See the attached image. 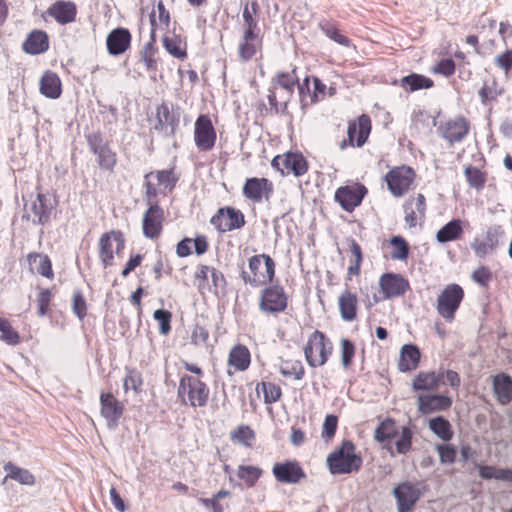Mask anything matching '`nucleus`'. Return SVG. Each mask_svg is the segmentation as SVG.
Here are the masks:
<instances>
[{
	"label": "nucleus",
	"instance_id": "1",
	"mask_svg": "<svg viewBox=\"0 0 512 512\" xmlns=\"http://www.w3.org/2000/svg\"><path fill=\"white\" fill-rule=\"evenodd\" d=\"M356 447L350 440H344L339 448L327 457V464L332 474H350L362 467V457L356 453Z\"/></svg>",
	"mask_w": 512,
	"mask_h": 512
},
{
	"label": "nucleus",
	"instance_id": "2",
	"mask_svg": "<svg viewBox=\"0 0 512 512\" xmlns=\"http://www.w3.org/2000/svg\"><path fill=\"white\" fill-rule=\"evenodd\" d=\"M177 394L183 404L196 408L207 405L210 390L206 383L199 378L183 375L179 382Z\"/></svg>",
	"mask_w": 512,
	"mask_h": 512
},
{
	"label": "nucleus",
	"instance_id": "3",
	"mask_svg": "<svg viewBox=\"0 0 512 512\" xmlns=\"http://www.w3.org/2000/svg\"><path fill=\"white\" fill-rule=\"evenodd\" d=\"M249 269L253 276H249L243 271L242 278L244 282L253 287H259L273 280L275 262L269 255H254L249 259Z\"/></svg>",
	"mask_w": 512,
	"mask_h": 512
},
{
	"label": "nucleus",
	"instance_id": "4",
	"mask_svg": "<svg viewBox=\"0 0 512 512\" xmlns=\"http://www.w3.org/2000/svg\"><path fill=\"white\" fill-rule=\"evenodd\" d=\"M331 341L321 331H314L304 347V355L311 367L323 366L332 353Z\"/></svg>",
	"mask_w": 512,
	"mask_h": 512
},
{
	"label": "nucleus",
	"instance_id": "5",
	"mask_svg": "<svg viewBox=\"0 0 512 512\" xmlns=\"http://www.w3.org/2000/svg\"><path fill=\"white\" fill-rule=\"evenodd\" d=\"M424 491L425 486L421 482L404 481L396 485L392 494L396 499L398 512H412Z\"/></svg>",
	"mask_w": 512,
	"mask_h": 512
},
{
	"label": "nucleus",
	"instance_id": "6",
	"mask_svg": "<svg viewBox=\"0 0 512 512\" xmlns=\"http://www.w3.org/2000/svg\"><path fill=\"white\" fill-rule=\"evenodd\" d=\"M464 298V291L458 284L447 285L437 298L436 309L446 321H452Z\"/></svg>",
	"mask_w": 512,
	"mask_h": 512
},
{
	"label": "nucleus",
	"instance_id": "7",
	"mask_svg": "<svg viewBox=\"0 0 512 512\" xmlns=\"http://www.w3.org/2000/svg\"><path fill=\"white\" fill-rule=\"evenodd\" d=\"M287 308V295L280 285H271L262 290L259 309L263 313L276 314Z\"/></svg>",
	"mask_w": 512,
	"mask_h": 512
},
{
	"label": "nucleus",
	"instance_id": "8",
	"mask_svg": "<svg viewBox=\"0 0 512 512\" xmlns=\"http://www.w3.org/2000/svg\"><path fill=\"white\" fill-rule=\"evenodd\" d=\"M125 247V240L121 232L112 231L104 233L99 239V258L104 267L111 266L114 253L119 254Z\"/></svg>",
	"mask_w": 512,
	"mask_h": 512
},
{
	"label": "nucleus",
	"instance_id": "9",
	"mask_svg": "<svg viewBox=\"0 0 512 512\" xmlns=\"http://www.w3.org/2000/svg\"><path fill=\"white\" fill-rule=\"evenodd\" d=\"M272 167L283 175L292 173L296 177L304 175L308 170L305 157L300 153L289 152L283 156L277 155L271 162Z\"/></svg>",
	"mask_w": 512,
	"mask_h": 512
},
{
	"label": "nucleus",
	"instance_id": "10",
	"mask_svg": "<svg viewBox=\"0 0 512 512\" xmlns=\"http://www.w3.org/2000/svg\"><path fill=\"white\" fill-rule=\"evenodd\" d=\"M413 179L414 171L407 166L396 167L385 176L388 189L395 197H401L409 189Z\"/></svg>",
	"mask_w": 512,
	"mask_h": 512
},
{
	"label": "nucleus",
	"instance_id": "11",
	"mask_svg": "<svg viewBox=\"0 0 512 512\" xmlns=\"http://www.w3.org/2000/svg\"><path fill=\"white\" fill-rule=\"evenodd\" d=\"M194 139L197 148L201 151H210L216 141V132L207 115H200L195 122Z\"/></svg>",
	"mask_w": 512,
	"mask_h": 512
},
{
	"label": "nucleus",
	"instance_id": "12",
	"mask_svg": "<svg viewBox=\"0 0 512 512\" xmlns=\"http://www.w3.org/2000/svg\"><path fill=\"white\" fill-rule=\"evenodd\" d=\"M380 290L384 299L404 295L410 288L409 281L396 273H385L379 280Z\"/></svg>",
	"mask_w": 512,
	"mask_h": 512
},
{
	"label": "nucleus",
	"instance_id": "13",
	"mask_svg": "<svg viewBox=\"0 0 512 512\" xmlns=\"http://www.w3.org/2000/svg\"><path fill=\"white\" fill-rule=\"evenodd\" d=\"M242 192L247 199L260 203L263 198L269 200L273 193V184L267 178H248L243 185Z\"/></svg>",
	"mask_w": 512,
	"mask_h": 512
},
{
	"label": "nucleus",
	"instance_id": "14",
	"mask_svg": "<svg viewBox=\"0 0 512 512\" xmlns=\"http://www.w3.org/2000/svg\"><path fill=\"white\" fill-rule=\"evenodd\" d=\"M470 129L469 122L463 116L446 121L440 128V136L445 139L450 145L461 142Z\"/></svg>",
	"mask_w": 512,
	"mask_h": 512
},
{
	"label": "nucleus",
	"instance_id": "15",
	"mask_svg": "<svg viewBox=\"0 0 512 512\" xmlns=\"http://www.w3.org/2000/svg\"><path fill=\"white\" fill-rule=\"evenodd\" d=\"M272 473L277 481L285 484H296L306 477L304 470L295 460L274 464Z\"/></svg>",
	"mask_w": 512,
	"mask_h": 512
},
{
	"label": "nucleus",
	"instance_id": "16",
	"mask_svg": "<svg viewBox=\"0 0 512 512\" xmlns=\"http://www.w3.org/2000/svg\"><path fill=\"white\" fill-rule=\"evenodd\" d=\"M452 403V398L443 394H420L417 397V408L423 415L446 411Z\"/></svg>",
	"mask_w": 512,
	"mask_h": 512
},
{
	"label": "nucleus",
	"instance_id": "17",
	"mask_svg": "<svg viewBox=\"0 0 512 512\" xmlns=\"http://www.w3.org/2000/svg\"><path fill=\"white\" fill-rule=\"evenodd\" d=\"M179 124V116L171 112L166 103L157 107L156 119L153 129L164 137H171L175 134Z\"/></svg>",
	"mask_w": 512,
	"mask_h": 512
},
{
	"label": "nucleus",
	"instance_id": "18",
	"mask_svg": "<svg viewBox=\"0 0 512 512\" xmlns=\"http://www.w3.org/2000/svg\"><path fill=\"white\" fill-rule=\"evenodd\" d=\"M366 193L367 189L363 185L340 187L335 193V200L345 211L351 212L361 204Z\"/></svg>",
	"mask_w": 512,
	"mask_h": 512
},
{
	"label": "nucleus",
	"instance_id": "19",
	"mask_svg": "<svg viewBox=\"0 0 512 512\" xmlns=\"http://www.w3.org/2000/svg\"><path fill=\"white\" fill-rule=\"evenodd\" d=\"M164 219L163 209L158 204L148 207L143 215L142 228L143 234L149 239L158 237L162 230Z\"/></svg>",
	"mask_w": 512,
	"mask_h": 512
},
{
	"label": "nucleus",
	"instance_id": "20",
	"mask_svg": "<svg viewBox=\"0 0 512 512\" xmlns=\"http://www.w3.org/2000/svg\"><path fill=\"white\" fill-rule=\"evenodd\" d=\"M371 130V120L368 115L362 114L355 121H350L347 129L350 146L361 147L366 142Z\"/></svg>",
	"mask_w": 512,
	"mask_h": 512
},
{
	"label": "nucleus",
	"instance_id": "21",
	"mask_svg": "<svg viewBox=\"0 0 512 512\" xmlns=\"http://www.w3.org/2000/svg\"><path fill=\"white\" fill-rule=\"evenodd\" d=\"M100 403L101 415L107 420L108 426H117L123 415L124 405L112 393H102Z\"/></svg>",
	"mask_w": 512,
	"mask_h": 512
},
{
	"label": "nucleus",
	"instance_id": "22",
	"mask_svg": "<svg viewBox=\"0 0 512 512\" xmlns=\"http://www.w3.org/2000/svg\"><path fill=\"white\" fill-rule=\"evenodd\" d=\"M503 234L504 232L500 226H490L486 231L485 238L483 240L474 239L471 248L478 257H484L496 249Z\"/></svg>",
	"mask_w": 512,
	"mask_h": 512
},
{
	"label": "nucleus",
	"instance_id": "23",
	"mask_svg": "<svg viewBox=\"0 0 512 512\" xmlns=\"http://www.w3.org/2000/svg\"><path fill=\"white\" fill-rule=\"evenodd\" d=\"M493 395L501 405H508L512 401V378L504 372L491 376Z\"/></svg>",
	"mask_w": 512,
	"mask_h": 512
},
{
	"label": "nucleus",
	"instance_id": "24",
	"mask_svg": "<svg viewBox=\"0 0 512 512\" xmlns=\"http://www.w3.org/2000/svg\"><path fill=\"white\" fill-rule=\"evenodd\" d=\"M444 384V372H419L412 381L413 391H436Z\"/></svg>",
	"mask_w": 512,
	"mask_h": 512
},
{
	"label": "nucleus",
	"instance_id": "25",
	"mask_svg": "<svg viewBox=\"0 0 512 512\" xmlns=\"http://www.w3.org/2000/svg\"><path fill=\"white\" fill-rule=\"evenodd\" d=\"M400 430L401 426H398L393 419L387 418L375 429L374 438L377 442L383 443L384 447L387 448L393 456L394 453L391 447V442L398 437Z\"/></svg>",
	"mask_w": 512,
	"mask_h": 512
},
{
	"label": "nucleus",
	"instance_id": "26",
	"mask_svg": "<svg viewBox=\"0 0 512 512\" xmlns=\"http://www.w3.org/2000/svg\"><path fill=\"white\" fill-rule=\"evenodd\" d=\"M131 41V34L125 28H116L111 31L106 40L108 52L111 55H120L124 53Z\"/></svg>",
	"mask_w": 512,
	"mask_h": 512
},
{
	"label": "nucleus",
	"instance_id": "27",
	"mask_svg": "<svg viewBox=\"0 0 512 512\" xmlns=\"http://www.w3.org/2000/svg\"><path fill=\"white\" fill-rule=\"evenodd\" d=\"M48 13L59 24L71 23L76 18L77 8L71 1H56L48 10Z\"/></svg>",
	"mask_w": 512,
	"mask_h": 512
},
{
	"label": "nucleus",
	"instance_id": "28",
	"mask_svg": "<svg viewBox=\"0 0 512 512\" xmlns=\"http://www.w3.org/2000/svg\"><path fill=\"white\" fill-rule=\"evenodd\" d=\"M22 48L31 55L43 53L49 48L48 35L42 30H34L28 34L22 44Z\"/></svg>",
	"mask_w": 512,
	"mask_h": 512
},
{
	"label": "nucleus",
	"instance_id": "29",
	"mask_svg": "<svg viewBox=\"0 0 512 512\" xmlns=\"http://www.w3.org/2000/svg\"><path fill=\"white\" fill-rule=\"evenodd\" d=\"M296 84H298V77L295 74V69L291 72H278L272 79L271 85H275L276 89L280 87L287 95L286 100L283 102L282 111L287 109V104L294 93Z\"/></svg>",
	"mask_w": 512,
	"mask_h": 512
},
{
	"label": "nucleus",
	"instance_id": "30",
	"mask_svg": "<svg viewBox=\"0 0 512 512\" xmlns=\"http://www.w3.org/2000/svg\"><path fill=\"white\" fill-rule=\"evenodd\" d=\"M48 201L45 194L38 193L36 199L31 203L30 211L33 213V224L44 225L49 221L52 207L49 206Z\"/></svg>",
	"mask_w": 512,
	"mask_h": 512
},
{
	"label": "nucleus",
	"instance_id": "31",
	"mask_svg": "<svg viewBox=\"0 0 512 512\" xmlns=\"http://www.w3.org/2000/svg\"><path fill=\"white\" fill-rule=\"evenodd\" d=\"M357 296L348 289L344 290L338 298V305L341 318L344 321L352 322L357 316Z\"/></svg>",
	"mask_w": 512,
	"mask_h": 512
},
{
	"label": "nucleus",
	"instance_id": "32",
	"mask_svg": "<svg viewBox=\"0 0 512 512\" xmlns=\"http://www.w3.org/2000/svg\"><path fill=\"white\" fill-rule=\"evenodd\" d=\"M222 218L224 220V228L222 231H232L235 229H240L245 225L244 215L240 210H237L233 207H225L219 210L218 218ZM217 217L212 218V223L216 222Z\"/></svg>",
	"mask_w": 512,
	"mask_h": 512
},
{
	"label": "nucleus",
	"instance_id": "33",
	"mask_svg": "<svg viewBox=\"0 0 512 512\" xmlns=\"http://www.w3.org/2000/svg\"><path fill=\"white\" fill-rule=\"evenodd\" d=\"M3 469L7 473L3 479V484H5L8 479L15 480L19 484L26 486H33L35 484V477L28 469L21 468L11 461L7 462L3 466Z\"/></svg>",
	"mask_w": 512,
	"mask_h": 512
},
{
	"label": "nucleus",
	"instance_id": "34",
	"mask_svg": "<svg viewBox=\"0 0 512 512\" xmlns=\"http://www.w3.org/2000/svg\"><path fill=\"white\" fill-rule=\"evenodd\" d=\"M420 350L413 344H405L401 348L398 368L401 372H406L417 368L420 362Z\"/></svg>",
	"mask_w": 512,
	"mask_h": 512
},
{
	"label": "nucleus",
	"instance_id": "35",
	"mask_svg": "<svg viewBox=\"0 0 512 512\" xmlns=\"http://www.w3.org/2000/svg\"><path fill=\"white\" fill-rule=\"evenodd\" d=\"M503 93V87L494 78L484 80L483 86L478 91L481 104L485 107H491Z\"/></svg>",
	"mask_w": 512,
	"mask_h": 512
},
{
	"label": "nucleus",
	"instance_id": "36",
	"mask_svg": "<svg viewBox=\"0 0 512 512\" xmlns=\"http://www.w3.org/2000/svg\"><path fill=\"white\" fill-rule=\"evenodd\" d=\"M40 92L51 99H57L60 97L61 81L56 73L45 72L40 79Z\"/></svg>",
	"mask_w": 512,
	"mask_h": 512
},
{
	"label": "nucleus",
	"instance_id": "37",
	"mask_svg": "<svg viewBox=\"0 0 512 512\" xmlns=\"http://www.w3.org/2000/svg\"><path fill=\"white\" fill-rule=\"evenodd\" d=\"M462 234V220L453 219L437 231L436 240L443 244L460 239Z\"/></svg>",
	"mask_w": 512,
	"mask_h": 512
},
{
	"label": "nucleus",
	"instance_id": "38",
	"mask_svg": "<svg viewBox=\"0 0 512 512\" xmlns=\"http://www.w3.org/2000/svg\"><path fill=\"white\" fill-rule=\"evenodd\" d=\"M429 429L441 440L450 441L453 437V430L450 422L443 416L431 418L428 422Z\"/></svg>",
	"mask_w": 512,
	"mask_h": 512
},
{
	"label": "nucleus",
	"instance_id": "39",
	"mask_svg": "<svg viewBox=\"0 0 512 512\" xmlns=\"http://www.w3.org/2000/svg\"><path fill=\"white\" fill-rule=\"evenodd\" d=\"M228 362L239 371L246 370L250 365V352L243 345L234 346L229 354Z\"/></svg>",
	"mask_w": 512,
	"mask_h": 512
},
{
	"label": "nucleus",
	"instance_id": "40",
	"mask_svg": "<svg viewBox=\"0 0 512 512\" xmlns=\"http://www.w3.org/2000/svg\"><path fill=\"white\" fill-rule=\"evenodd\" d=\"M401 86L410 91H416L431 88L433 81L428 77L413 73L401 79Z\"/></svg>",
	"mask_w": 512,
	"mask_h": 512
},
{
	"label": "nucleus",
	"instance_id": "41",
	"mask_svg": "<svg viewBox=\"0 0 512 512\" xmlns=\"http://www.w3.org/2000/svg\"><path fill=\"white\" fill-rule=\"evenodd\" d=\"M262 475V470L253 465H240L237 469V476L243 480L248 487H254Z\"/></svg>",
	"mask_w": 512,
	"mask_h": 512
},
{
	"label": "nucleus",
	"instance_id": "42",
	"mask_svg": "<svg viewBox=\"0 0 512 512\" xmlns=\"http://www.w3.org/2000/svg\"><path fill=\"white\" fill-rule=\"evenodd\" d=\"M280 373L285 377L301 380L305 374V369L299 360H283L280 364Z\"/></svg>",
	"mask_w": 512,
	"mask_h": 512
},
{
	"label": "nucleus",
	"instance_id": "43",
	"mask_svg": "<svg viewBox=\"0 0 512 512\" xmlns=\"http://www.w3.org/2000/svg\"><path fill=\"white\" fill-rule=\"evenodd\" d=\"M466 180L471 188L482 190L486 183V175L477 167L468 165L464 169Z\"/></svg>",
	"mask_w": 512,
	"mask_h": 512
},
{
	"label": "nucleus",
	"instance_id": "44",
	"mask_svg": "<svg viewBox=\"0 0 512 512\" xmlns=\"http://www.w3.org/2000/svg\"><path fill=\"white\" fill-rule=\"evenodd\" d=\"M319 28L322 30V32L331 40L335 41L336 43L345 46L350 47L351 41L346 36L342 35L336 26L329 21H321L319 22Z\"/></svg>",
	"mask_w": 512,
	"mask_h": 512
},
{
	"label": "nucleus",
	"instance_id": "45",
	"mask_svg": "<svg viewBox=\"0 0 512 512\" xmlns=\"http://www.w3.org/2000/svg\"><path fill=\"white\" fill-rule=\"evenodd\" d=\"M257 392L262 391L264 395V402L266 404H272L277 402L282 395L281 388L271 382H261L256 387Z\"/></svg>",
	"mask_w": 512,
	"mask_h": 512
},
{
	"label": "nucleus",
	"instance_id": "46",
	"mask_svg": "<svg viewBox=\"0 0 512 512\" xmlns=\"http://www.w3.org/2000/svg\"><path fill=\"white\" fill-rule=\"evenodd\" d=\"M412 431L407 426H401L398 437L395 438V449L398 454H407L412 446Z\"/></svg>",
	"mask_w": 512,
	"mask_h": 512
},
{
	"label": "nucleus",
	"instance_id": "47",
	"mask_svg": "<svg viewBox=\"0 0 512 512\" xmlns=\"http://www.w3.org/2000/svg\"><path fill=\"white\" fill-rule=\"evenodd\" d=\"M390 244L393 246V251L390 254L393 260H406L409 255V245L407 241L401 236H393L390 239Z\"/></svg>",
	"mask_w": 512,
	"mask_h": 512
},
{
	"label": "nucleus",
	"instance_id": "48",
	"mask_svg": "<svg viewBox=\"0 0 512 512\" xmlns=\"http://www.w3.org/2000/svg\"><path fill=\"white\" fill-rule=\"evenodd\" d=\"M254 437L255 435L253 430L246 425H241L230 433V438L234 443H239L244 446H250V442L254 439Z\"/></svg>",
	"mask_w": 512,
	"mask_h": 512
},
{
	"label": "nucleus",
	"instance_id": "49",
	"mask_svg": "<svg viewBox=\"0 0 512 512\" xmlns=\"http://www.w3.org/2000/svg\"><path fill=\"white\" fill-rule=\"evenodd\" d=\"M0 332L2 333L0 339L9 345H17L20 341V337L17 331H15L10 322L0 317Z\"/></svg>",
	"mask_w": 512,
	"mask_h": 512
},
{
	"label": "nucleus",
	"instance_id": "50",
	"mask_svg": "<svg viewBox=\"0 0 512 512\" xmlns=\"http://www.w3.org/2000/svg\"><path fill=\"white\" fill-rule=\"evenodd\" d=\"M28 260L30 263H36L38 261V266L36 270L40 275L47 278L53 275L51 261L47 256L38 253H32L29 254Z\"/></svg>",
	"mask_w": 512,
	"mask_h": 512
},
{
	"label": "nucleus",
	"instance_id": "51",
	"mask_svg": "<svg viewBox=\"0 0 512 512\" xmlns=\"http://www.w3.org/2000/svg\"><path fill=\"white\" fill-rule=\"evenodd\" d=\"M98 157L99 166L102 169L112 170L116 163V155L111 151L108 144L104 146L98 153H95Z\"/></svg>",
	"mask_w": 512,
	"mask_h": 512
},
{
	"label": "nucleus",
	"instance_id": "52",
	"mask_svg": "<svg viewBox=\"0 0 512 512\" xmlns=\"http://www.w3.org/2000/svg\"><path fill=\"white\" fill-rule=\"evenodd\" d=\"M153 318L159 323V332L162 335H167L171 331L172 314L168 310L157 309Z\"/></svg>",
	"mask_w": 512,
	"mask_h": 512
},
{
	"label": "nucleus",
	"instance_id": "53",
	"mask_svg": "<svg viewBox=\"0 0 512 512\" xmlns=\"http://www.w3.org/2000/svg\"><path fill=\"white\" fill-rule=\"evenodd\" d=\"M436 450L442 464H452L455 462L457 451L454 446L450 444H437Z\"/></svg>",
	"mask_w": 512,
	"mask_h": 512
},
{
	"label": "nucleus",
	"instance_id": "54",
	"mask_svg": "<svg viewBox=\"0 0 512 512\" xmlns=\"http://www.w3.org/2000/svg\"><path fill=\"white\" fill-rule=\"evenodd\" d=\"M123 386L126 392L133 390L135 393H138L142 386V377L140 373L136 370H129L124 379Z\"/></svg>",
	"mask_w": 512,
	"mask_h": 512
},
{
	"label": "nucleus",
	"instance_id": "55",
	"mask_svg": "<svg viewBox=\"0 0 512 512\" xmlns=\"http://www.w3.org/2000/svg\"><path fill=\"white\" fill-rule=\"evenodd\" d=\"M154 175L157 178L158 185L168 188L170 191L175 187L178 180L172 169L157 171Z\"/></svg>",
	"mask_w": 512,
	"mask_h": 512
},
{
	"label": "nucleus",
	"instance_id": "56",
	"mask_svg": "<svg viewBox=\"0 0 512 512\" xmlns=\"http://www.w3.org/2000/svg\"><path fill=\"white\" fill-rule=\"evenodd\" d=\"M355 355V346L352 341L348 339L341 340V362L344 368H348Z\"/></svg>",
	"mask_w": 512,
	"mask_h": 512
},
{
	"label": "nucleus",
	"instance_id": "57",
	"mask_svg": "<svg viewBox=\"0 0 512 512\" xmlns=\"http://www.w3.org/2000/svg\"><path fill=\"white\" fill-rule=\"evenodd\" d=\"M163 45L167 52L176 58H183L186 55L180 48V40L176 37L165 36L163 38Z\"/></svg>",
	"mask_w": 512,
	"mask_h": 512
},
{
	"label": "nucleus",
	"instance_id": "58",
	"mask_svg": "<svg viewBox=\"0 0 512 512\" xmlns=\"http://www.w3.org/2000/svg\"><path fill=\"white\" fill-rule=\"evenodd\" d=\"M338 418L335 415L329 414L325 417L322 429V438L326 441L331 440L337 429Z\"/></svg>",
	"mask_w": 512,
	"mask_h": 512
},
{
	"label": "nucleus",
	"instance_id": "59",
	"mask_svg": "<svg viewBox=\"0 0 512 512\" xmlns=\"http://www.w3.org/2000/svg\"><path fill=\"white\" fill-rule=\"evenodd\" d=\"M72 309L75 315L82 320L87 314L86 301L80 291H75L73 295Z\"/></svg>",
	"mask_w": 512,
	"mask_h": 512
},
{
	"label": "nucleus",
	"instance_id": "60",
	"mask_svg": "<svg viewBox=\"0 0 512 512\" xmlns=\"http://www.w3.org/2000/svg\"><path fill=\"white\" fill-rule=\"evenodd\" d=\"M154 176V173L153 172H150V173H147L145 175V196H144V200L146 201V203L149 205V207L153 206V204H158L157 203V190L154 186V184L151 183L150 181V177Z\"/></svg>",
	"mask_w": 512,
	"mask_h": 512
},
{
	"label": "nucleus",
	"instance_id": "61",
	"mask_svg": "<svg viewBox=\"0 0 512 512\" xmlns=\"http://www.w3.org/2000/svg\"><path fill=\"white\" fill-rule=\"evenodd\" d=\"M90 150L95 154L100 151L108 142L100 132H92L86 136Z\"/></svg>",
	"mask_w": 512,
	"mask_h": 512
},
{
	"label": "nucleus",
	"instance_id": "62",
	"mask_svg": "<svg viewBox=\"0 0 512 512\" xmlns=\"http://www.w3.org/2000/svg\"><path fill=\"white\" fill-rule=\"evenodd\" d=\"M495 65L508 74L512 69V50H506L505 52L497 55L494 59Z\"/></svg>",
	"mask_w": 512,
	"mask_h": 512
},
{
	"label": "nucleus",
	"instance_id": "63",
	"mask_svg": "<svg viewBox=\"0 0 512 512\" xmlns=\"http://www.w3.org/2000/svg\"><path fill=\"white\" fill-rule=\"evenodd\" d=\"M52 298V293L49 289H44L38 294L37 302H38V315L43 317L46 315L50 302Z\"/></svg>",
	"mask_w": 512,
	"mask_h": 512
},
{
	"label": "nucleus",
	"instance_id": "64",
	"mask_svg": "<svg viewBox=\"0 0 512 512\" xmlns=\"http://www.w3.org/2000/svg\"><path fill=\"white\" fill-rule=\"evenodd\" d=\"M211 280L214 287V293H224L226 287V279L223 273L215 268L211 269Z\"/></svg>",
	"mask_w": 512,
	"mask_h": 512
}]
</instances>
